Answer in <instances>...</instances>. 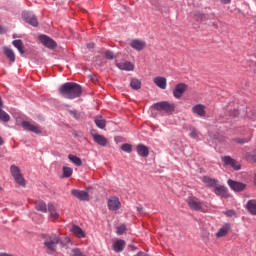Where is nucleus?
Returning <instances> with one entry per match:
<instances>
[{
    "mask_svg": "<svg viewBox=\"0 0 256 256\" xmlns=\"http://www.w3.org/2000/svg\"><path fill=\"white\" fill-rule=\"evenodd\" d=\"M59 93L65 99H77V97H81V85L75 82H66L60 86Z\"/></svg>",
    "mask_w": 256,
    "mask_h": 256,
    "instance_id": "nucleus-1",
    "label": "nucleus"
},
{
    "mask_svg": "<svg viewBox=\"0 0 256 256\" xmlns=\"http://www.w3.org/2000/svg\"><path fill=\"white\" fill-rule=\"evenodd\" d=\"M44 247L48 249V251H51L52 253H55L57 251V245H62L63 240H61V237L57 236V234H48L46 237H44Z\"/></svg>",
    "mask_w": 256,
    "mask_h": 256,
    "instance_id": "nucleus-2",
    "label": "nucleus"
},
{
    "mask_svg": "<svg viewBox=\"0 0 256 256\" xmlns=\"http://www.w3.org/2000/svg\"><path fill=\"white\" fill-rule=\"evenodd\" d=\"M152 107L155 111H164V113H173L175 111V103L169 101L157 102Z\"/></svg>",
    "mask_w": 256,
    "mask_h": 256,
    "instance_id": "nucleus-3",
    "label": "nucleus"
},
{
    "mask_svg": "<svg viewBox=\"0 0 256 256\" xmlns=\"http://www.w3.org/2000/svg\"><path fill=\"white\" fill-rule=\"evenodd\" d=\"M188 206L192 211H201L202 213H205V209H203V206L205 203L201 201L197 197H190L188 198Z\"/></svg>",
    "mask_w": 256,
    "mask_h": 256,
    "instance_id": "nucleus-4",
    "label": "nucleus"
},
{
    "mask_svg": "<svg viewBox=\"0 0 256 256\" xmlns=\"http://www.w3.org/2000/svg\"><path fill=\"white\" fill-rule=\"evenodd\" d=\"M22 19H24V21L28 23V25H32V27H37L39 25L37 16H35L33 12H29V11L22 12Z\"/></svg>",
    "mask_w": 256,
    "mask_h": 256,
    "instance_id": "nucleus-5",
    "label": "nucleus"
},
{
    "mask_svg": "<svg viewBox=\"0 0 256 256\" xmlns=\"http://www.w3.org/2000/svg\"><path fill=\"white\" fill-rule=\"evenodd\" d=\"M227 184L229 185V187L232 189V191H245V189L247 188V184L243 183V182H237L235 180L229 179L227 181Z\"/></svg>",
    "mask_w": 256,
    "mask_h": 256,
    "instance_id": "nucleus-6",
    "label": "nucleus"
},
{
    "mask_svg": "<svg viewBox=\"0 0 256 256\" xmlns=\"http://www.w3.org/2000/svg\"><path fill=\"white\" fill-rule=\"evenodd\" d=\"M39 41L42 43V45L48 47V49H55L57 47V43L47 35H40Z\"/></svg>",
    "mask_w": 256,
    "mask_h": 256,
    "instance_id": "nucleus-7",
    "label": "nucleus"
},
{
    "mask_svg": "<svg viewBox=\"0 0 256 256\" xmlns=\"http://www.w3.org/2000/svg\"><path fill=\"white\" fill-rule=\"evenodd\" d=\"M214 193L218 197H224L225 199L229 197V190H227V187L219 185V183L214 186Z\"/></svg>",
    "mask_w": 256,
    "mask_h": 256,
    "instance_id": "nucleus-8",
    "label": "nucleus"
},
{
    "mask_svg": "<svg viewBox=\"0 0 256 256\" xmlns=\"http://www.w3.org/2000/svg\"><path fill=\"white\" fill-rule=\"evenodd\" d=\"M185 91H187V84L185 83L177 84L175 89L173 90V96L175 97V99H181Z\"/></svg>",
    "mask_w": 256,
    "mask_h": 256,
    "instance_id": "nucleus-9",
    "label": "nucleus"
},
{
    "mask_svg": "<svg viewBox=\"0 0 256 256\" xmlns=\"http://www.w3.org/2000/svg\"><path fill=\"white\" fill-rule=\"evenodd\" d=\"M22 127L24 131H31L32 133H35L36 135H41V129L39 126H35L31 124L29 121H23Z\"/></svg>",
    "mask_w": 256,
    "mask_h": 256,
    "instance_id": "nucleus-10",
    "label": "nucleus"
},
{
    "mask_svg": "<svg viewBox=\"0 0 256 256\" xmlns=\"http://www.w3.org/2000/svg\"><path fill=\"white\" fill-rule=\"evenodd\" d=\"M71 194L80 201H89V192L87 191L73 189Z\"/></svg>",
    "mask_w": 256,
    "mask_h": 256,
    "instance_id": "nucleus-11",
    "label": "nucleus"
},
{
    "mask_svg": "<svg viewBox=\"0 0 256 256\" xmlns=\"http://www.w3.org/2000/svg\"><path fill=\"white\" fill-rule=\"evenodd\" d=\"M222 161L225 163V165L233 167L235 171H239L241 169V164H239V162H237L235 159L231 158V156L223 157Z\"/></svg>",
    "mask_w": 256,
    "mask_h": 256,
    "instance_id": "nucleus-12",
    "label": "nucleus"
},
{
    "mask_svg": "<svg viewBox=\"0 0 256 256\" xmlns=\"http://www.w3.org/2000/svg\"><path fill=\"white\" fill-rule=\"evenodd\" d=\"M130 47H132V49H135V51H143V49L147 47V43L143 40L134 39L131 41Z\"/></svg>",
    "mask_w": 256,
    "mask_h": 256,
    "instance_id": "nucleus-13",
    "label": "nucleus"
},
{
    "mask_svg": "<svg viewBox=\"0 0 256 256\" xmlns=\"http://www.w3.org/2000/svg\"><path fill=\"white\" fill-rule=\"evenodd\" d=\"M92 137L95 143H97V145H100V147H107V145H109V140L103 135L93 134Z\"/></svg>",
    "mask_w": 256,
    "mask_h": 256,
    "instance_id": "nucleus-14",
    "label": "nucleus"
},
{
    "mask_svg": "<svg viewBox=\"0 0 256 256\" xmlns=\"http://www.w3.org/2000/svg\"><path fill=\"white\" fill-rule=\"evenodd\" d=\"M121 207V202L119 201V198L113 197L108 200V209L110 211H117Z\"/></svg>",
    "mask_w": 256,
    "mask_h": 256,
    "instance_id": "nucleus-15",
    "label": "nucleus"
},
{
    "mask_svg": "<svg viewBox=\"0 0 256 256\" xmlns=\"http://www.w3.org/2000/svg\"><path fill=\"white\" fill-rule=\"evenodd\" d=\"M192 113L195 115H198V117H205L206 112H205V105L203 104H197L192 107Z\"/></svg>",
    "mask_w": 256,
    "mask_h": 256,
    "instance_id": "nucleus-16",
    "label": "nucleus"
},
{
    "mask_svg": "<svg viewBox=\"0 0 256 256\" xmlns=\"http://www.w3.org/2000/svg\"><path fill=\"white\" fill-rule=\"evenodd\" d=\"M118 69H121L122 71H133L135 69V65L131 62L122 61L120 63H117Z\"/></svg>",
    "mask_w": 256,
    "mask_h": 256,
    "instance_id": "nucleus-17",
    "label": "nucleus"
},
{
    "mask_svg": "<svg viewBox=\"0 0 256 256\" xmlns=\"http://www.w3.org/2000/svg\"><path fill=\"white\" fill-rule=\"evenodd\" d=\"M154 83L159 89H167V78L158 76L154 78Z\"/></svg>",
    "mask_w": 256,
    "mask_h": 256,
    "instance_id": "nucleus-18",
    "label": "nucleus"
},
{
    "mask_svg": "<svg viewBox=\"0 0 256 256\" xmlns=\"http://www.w3.org/2000/svg\"><path fill=\"white\" fill-rule=\"evenodd\" d=\"M136 150L140 157H149V148L147 146L138 144Z\"/></svg>",
    "mask_w": 256,
    "mask_h": 256,
    "instance_id": "nucleus-19",
    "label": "nucleus"
},
{
    "mask_svg": "<svg viewBox=\"0 0 256 256\" xmlns=\"http://www.w3.org/2000/svg\"><path fill=\"white\" fill-rule=\"evenodd\" d=\"M11 119V117L9 116V114H7V112L3 111V100L0 97V120L4 121V123L9 122Z\"/></svg>",
    "mask_w": 256,
    "mask_h": 256,
    "instance_id": "nucleus-20",
    "label": "nucleus"
},
{
    "mask_svg": "<svg viewBox=\"0 0 256 256\" xmlns=\"http://www.w3.org/2000/svg\"><path fill=\"white\" fill-rule=\"evenodd\" d=\"M71 232L76 235V237H79L80 239H84L85 232H83V229L77 225H73L71 228Z\"/></svg>",
    "mask_w": 256,
    "mask_h": 256,
    "instance_id": "nucleus-21",
    "label": "nucleus"
},
{
    "mask_svg": "<svg viewBox=\"0 0 256 256\" xmlns=\"http://www.w3.org/2000/svg\"><path fill=\"white\" fill-rule=\"evenodd\" d=\"M123 249H125V241L124 240H117L116 242H114L113 250L115 251V253H121V251H123Z\"/></svg>",
    "mask_w": 256,
    "mask_h": 256,
    "instance_id": "nucleus-22",
    "label": "nucleus"
},
{
    "mask_svg": "<svg viewBox=\"0 0 256 256\" xmlns=\"http://www.w3.org/2000/svg\"><path fill=\"white\" fill-rule=\"evenodd\" d=\"M202 181L204 184H206L207 187H215L219 183V180H215L208 176H204Z\"/></svg>",
    "mask_w": 256,
    "mask_h": 256,
    "instance_id": "nucleus-23",
    "label": "nucleus"
},
{
    "mask_svg": "<svg viewBox=\"0 0 256 256\" xmlns=\"http://www.w3.org/2000/svg\"><path fill=\"white\" fill-rule=\"evenodd\" d=\"M4 55L9 58L12 63H15V52L9 47L3 48Z\"/></svg>",
    "mask_w": 256,
    "mask_h": 256,
    "instance_id": "nucleus-24",
    "label": "nucleus"
},
{
    "mask_svg": "<svg viewBox=\"0 0 256 256\" xmlns=\"http://www.w3.org/2000/svg\"><path fill=\"white\" fill-rule=\"evenodd\" d=\"M48 211L52 219H59V213H57V208H55V205H53V203H48Z\"/></svg>",
    "mask_w": 256,
    "mask_h": 256,
    "instance_id": "nucleus-25",
    "label": "nucleus"
},
{
    "mask_svg": "<svg viewBox=\"0 0 256 256\" xmlns=\"http://www.w3.org/2000/svg\"><path fill=\"white\" fill-rule=\"evenodd\" d=\"M35 209L41 211L42 213H47V204L42 200L35 202Z\"/></svg>",
    "mask_w": 256,
    "mask_h": 256,
    "instance_id": "nucleus-26",
    "label": "nucleus"
},
{
    "mask_svg": "<svg viewBox=\"0 0 256 256\" xmlns=\"http://www.w3.org/2000/svg\"><path fill=\"white\" fill-rule=\"evenodd\" d=\"M229 229H231V225L226 224L225 226H223L222 228L219 229V231L216 233V236L217 237H225V235H227V233H229Z\"/></svg>",
    "mask_w": 256,
    "mask_h": 256,
    "instance_id": "nucleus-27",
    "label": "nucleus"
},
{
    "mask_svg": "<svg viewBox=\"0 0 256 256\" xmlns=\"http://www.w3.org/2000/svg\"><path fill=\"white\" fill-rule=\"evenodd\" d=\"M130 87L134 89V91H139V89H141V80L132 78L130 81Z\"/></svg>",
    "mask_w": 256,
    "mask_h": 256,
    "instance_id": "nucleus-28",
    "label": "nucleus"
},
{
    "mask_svg": "<svg viewBox=\"0 0 256 256\" xmlns=\"http://www.w3.org/2000/svg\"><path fill=\"white\" fill-rule=\"evenodd\" d=\"M68 159L74 163V165H76V167H81V165H83V161L81 160V158L75 156V155H72V154H69L68 155Z\"/></svg>",
    "mask_w": 256,
    "mask_h": 256,
    "instance_id": "nucleus-29",
    "label": "nucleus"
},
{
    "mask_svg": "<svg viewBox=\"0 0 256 256\" xmlns=\"http://www.w3.org/2000/svg\"><path fill=\"white\" fill-rule=\"evenodd\" d=\"M247 209L251 215H256V200H250L247 203Z\"/></svg>",
    "mask_w": 256,
    "mask_h": 256,
    "instance_id": "nucleus-30",
    "label": "nucleus"
},
{
    "mask_svg": "<svg viewBox=\"0 0 256 256\" xmlns=\"http://www.w3.org/2000/svg\"><path fill=\"white\" fill-rule=\"evenodd\" d=\"M95 125L99 128V129H105L107 122L105 121V119H103V117H97L95 118Z\"/></svg>",
    "mask_w": 256,
    "mask_h": 256,
    "instance_id": "nucleus-31",
    "label": "nucleus"
},
{
    "mask_svg": "<svg viewBox=\"0 0 256 256\" xmlns=\"http://www.w3.org/2000/svg\"><path fill=\"white\" fill-rule=\"evenodd\" d=\"M12 45H14L16 47V49H18V51H19V53H21V55H23V53H25V50H23V41L14 40L12 42Z\"/></svg>",
    "mask_w": 256,
    "mask_h": 256,
    "instance_id": "nucleus-32",
    "label": "nucleus"
},
{
    "mask_svg": "<svg viewBox=\"0 0 256 256\" xmlns=\"http://www.w3.org/2000/svg\"><path fill=\"white\" fill-rule=\"evenodd\" d=\"M189 131V137H191L192 139H197V137H199V131H197L195 127L190 126Z\"/></svg>",
    "mask_w": 256,
    "mask_h": 256,
    "instance_id": "nucleus-33",
    "label": "nucleus"
},
{
    "mask_svg": "<svg viewBox=\"0 0 256 256\" xmlns=\"http://www.w3.org/2000/svg\"><path fill=\"white\" fill-rule=\"evenodd\" d=\"M10 171L12 173V177H19V175H21V170L19 169V167L12 165L10 167Z\"/></svg>",
    "mask_w": 256,
    "mask_h": 256,
    "instance_id": "nucleus-34",
    "label": "nucleus"
},
{
    "mask_svg": "<svg viewBox=\"0 0 256 256\" xmlns=\"http://www.w3.org/2000/svg\"><path fill=\"white\" fill-rule=\"evenodd\" d=\"M70 256H87V255H85V253H83V251H81V249L73 248L70 251Z\"/></svg>",
    "mask_w": 256,
    "mask_h": 256,
    "instance_id": "nucleus-35",
    "label": "nucleus"
},
{
    "mask_svg": "<svg viewBox=\"0 0 256 256\" xmlns=\"http://www.w3.org/2000/svg\"><path fill=\"white\" fill-rule=\"evenodd\" d=\"M73 175V168L63 167V177H71Z\"/></svg>",
    "mask_w": 256,
    "mask_h": 256,
    "instance_id": "nucleus-36",
    "label": "nucleus"
},
{
    "mask_svg": "<svg viewBox=\"0 0 256 256\" xmlns=\"http://www.w3.org/2000/svg\"><path fill=\"white\" fill-rule=\"evenodd\" d=\"M14 179L18 185H20L21 187H25V178H23L22 174L16 176Z\"/></svg>",
    "mask_w": 256,
    "mask_h": 256,
    "instance_id": "nucleus-37",
    "label": "nucleus"
},
{
    "mask_svg": "<svg viewBox=\"0 0 256 256\" xmlns=\"http://www.w3.org/2000/svg\"><path fill=\"white\" fill-rule=\"evenodd\" d=\"M122 151H124L125 153H131L133 151V146L129 143L123 144L121 146Z\"/></svg>",
    "mask_w": 256,
    "mask_h": 256,
    "instance_id": "nucleus-38",
    "label": "nucleus"
},
{
    "mask_svg": "<svg viewBox=\"0 0 256 256\" xmlns=\"http://www.w3.org/2000/svg\"><path fill=\"white\" fill-rule=\"evenodd\" d=\"M125 231H127V226H125V224H122L116 228L117 235H123Z\"/></svg>",
    "mask_w": 256,
    "mask_h": 256,
    "instance_id": "nucleus-39",
    "label": "nucleus"
},
{
    "mask_svg": "<svg viewBox=\"0 0 256 256\" xmlns=\"http://www.w3.org/2000/svg\"><path fill=\"white\" fill-rule=\"evenodd\" d=\"M104 55H105V57H106L107 59H109V60L115 59V54L113 53V51L106 50V51L104 52Z\"/></svg>",
    "mask_w": 256,
    "mask_h": 256,
    "instance_id": "nucleus-40",
    "label": "nucleus"
},
{
    "mask_svg": "<svg viewBox=\"0 0 256 256\" xmlns=\"http://www.w3.org/2000/svg\"><path fill=\"white\" fill-rule=\"evenodd\" d=\"M69 113L73 116L74 119H79V117H81V115L77 113V110H70Z\"/></svg>",
    "mask_w": 256,
    "mask_h": 256,
    "instance_id": "nucleus-41",
    "label": "nucleus"
},
{
    "mask_svg": "<svg viewBox=\"0 0 256 256\" xmlns=\"http://www.w3.org/2000/svg\"><path fill=\"white\" fill-rule=\"evenodd\" d=\"M235 142L236 143H240L241 145L245 144V143H248V140H245L243 138H236L235 139Z\"/></svg>",
    "mask_w": 256,
    "mask_h": 256,
    "instance_id": "nucleus-42",
    "label": "nucleus"
},
{
    "mask_svg": "<svg viewBox=\"0 0 256 256\" xmlns=\"http://www.w3.org/2000/svg\"><path fill=\"white\" fill-rule=\"evenodd\" d=\"M225 215H227V217H233L235 215V211L228 210V211L225 212Z\"/></svg>",
    "mask_w": 256,
    "mask_h": 256,
    "instance_id": "nucleus-43",
    "label": "nucleus"
},
{
    "mask_svg": "<svg viewBox=\"0 0 256 256\" xmlns=\"http://www.w3.org/2000/svg\"><path fill=\"white\" fill-rule=\"evenodd\" d=\"M195 17H198L199 19H204L205 15L201 14L200 12H196Z\"/></svg>",
    "mask_w": 256,
    "mask_h": 256,
    "instance_id": "nucleus-44",
    "label": "nucleus"
},
{
    "mask_svg": "<svg viewBox=\"0 0 256 256\" xmlns=\"http://www.w3.org/2000/svg\"><path fill=\"white\" fill-rule=\"evenodd\" d=\"M5 33H7V29H5V27L0 25V35H3Z\"/></svg>",
    "mask_w": 256,
    "mask_h": 256,
    "instance_id": "nucleus-45",
    "label": "nucleus"
},
{
    "mask_svg": "<svg viewBox=\"0 0 256 256\" xmlns=\"http://www.w3.org/2000/svg\"><path fill=\"white\" fill-rule=\"evenodd\" d=\"M88 49H95V44L94 43H89L87 44Z\"/></svg>",
    "mask_w": 256,
    "mask_h": 256,
    "instance_id": "nucleus-46",
    "label": "nucleus"
},
{
    "mask_svg": "<svg viewBox=\"0 0 256 256\" xmlns=\"http://www.w3.org/2000/svg\"><path fill=\"white\" fill-rule=\"evenodd\" d=\"M136 209H137L138 213H143V206H141V205L137 206Z\"/></svg>",
    "mask_w": 256,
    "mask_h": 256,
    "instance_id": "nucleus-47",
    "label": "nucleus"
},
{
    "mask_svg": "<svg viewBox=\"0 0 256 256\" xmlns=\"http://www.w3.org/2000/svg\"><path fill=\"white\" fill-rule=\"evenodd\" d=\"M221 3H223L224 5H229V3H231V0H221Z\"/></svg>",
    "mask_w": 256,
    "mask_h": 256,
    "instance_id": "nucleus-48",
    "label": "nucleus"
},
{
    "mask_svg": "<svg viewBox=\"0 0 256 256\" xmlns=\"http://www.w3.org/2000/svg\"><path fill=\"white\" fill-rule=\"evenodd\" d=\"M252 161L256 163V156H252Z\"/></svg>",
    "mask_w": 256,
    "mask_h": 256,
    "instance_id": "nucleus-49",
    "label": "nucleus"
},
{
    "mask_svg": "<svg viewBox=\"0 0 256 256\" xmlns=\"http://www.w3.org/2000/svg\"><path fill=\"white\" fill-rule=\"evenodd\" d=\"M0 145H3V138L0 137Z\"/></svg>",
    "mask_w": 256,
    "mask_h": 256,
    "instance_id": "nucleus-50",
    "label": "nucleus"
}]
</instances>
